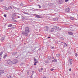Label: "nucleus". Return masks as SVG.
<instances>
[{"instance_id":"obj_44","label":"nucleus","mask_w":78,"mask_h":78,"mask_svg":"<svg viewBox=\"0 0 78 78\" xmlns=\"http://www.w3.org/2000/svg\"><path fill=\"white\" fill-rule=\"evenodd\" d=\"M51 58L52 59H54V57H51Z\"/></svg>"},{"instance_id":"obj_19","label":"nucleus","mask_w":78,"mask_h":78,"mask_svg":"<svg viewBox=\"0 0 78 78\" xmlns=\"http://www.w3.org/2000/svg\"><path fill=\"white\" fill-rule=\"evenodd\" d=\"M34 62H36L37 61V59H36V58L34 57Z\"/></svg>"},{"instance_id":"obj_25","label":"nucleus","mask_w":78,"mask_h":78,"mask_svg":"<svg viewBox=\"0 0 78 78\" xmlns=\"http://www.w3.org/2000/svg\"><path fill=\"white\" fill-rule=\"evenodd\" d=\"M51 49H55V47H53V46H51Z\"/></svg>"},{"instance_id":"obj_6","label":"nucleus","mask_w":78,"mask_h":78,"mask_svg":"<svg viewBox=\"0 0 78 78\" xmlns=\"http://www.w3.org/2000/svg\"><path fill=\"white\" fill-rule=\"evenodd\" d=\"M70 11V8L69 7H67L65 9V11L66 12H69Z\"/></svg>"},{"instance_id":"obj_8","label":"nucleus","mask_w":78,"mask_h":78,"mask_svg":"<svg viewBox=\"0 0 78 78\" xmlns=\"http://www.w3.org/2000/svg\"><path fill=\"white\" fill-rule=\"evenodd\" d=\"M17 54V52H14L12 53V56H16V55Z\"/></svg>"},{"instance_id":"obj_2","label":"nucleus","mask_w":78,"mask_h":78,"mask_svg":"<svg viewBox=\"0 0 78 78\" xmlns=\"http://www.w3.org/2000/svg\"><path fill=\"white\" fill-rule=\"evenodd\" d=\"M17 16L16 15V14L14 13L12 15V19H17Z\"/></svg>"},{"instance_id":"obj_17","label":"nucleus","mask_w":78,"mask_h":78,"mask_svg":"<svg viewBox=\"0 0 78 78\" xmlns=\"http://www.w3.org/2000/svg\"><path fill=\"white\" fill-rule=\"evenodd\" d=\"M53 28L54 29H55V30H57V29L58 28V27L56 26H54L53 27Z\"/></svg>"},{"instance_id":"obj_24","label":"nucleus","mask_w":78,"mask_h":78,"mask_svg":"<svg viewBox=\"0 0 78 78\" xmlns=\"http://www.w3.org/2000/svg\"><path fill=\"white\" fill-rule=\"evenodd\" d=\"M62 43H63V44H64V45H66V47H67V44H66V43H63V42H62Z\"/></svg>"},{"instance_id":"obj_9","label":"nucleus","mask_w":78,"mask_h":78,"mask_svg":"<svg viewBox=\"0 0 78 78\" xmlns=\"http://www.w3.org/2000/svg\"><path fill=\"white\" fill-rule=\"evenodd\" d=\"M53 20H54V21H58V18L57 17H55L53 19Z\"/></svg>"},{"instance_id":"obj_55","label":"nucleus","mask_w":78,"mask_h":78,"mask_svg":"<svg viewBox=\"0 0 78 78\" xmlns=\"http://www.w3.org/2000/svg\"><path fill=\"white\" fill-rule=\"evenodd\" d=\"M37 9V10H39V9Z\"/></svg>"},{"instance_id":"obj_34","label":"nucleus","mask_w":78,"mask_h":78,"mask_svg":"<svg viewBox=\"0 0 78 78\" xmlns=\"http://www.w3.org/2000/svg\"><path fill=\"white\" fill-rule=\"evenodd\" d=\"M76 55H75V57H76L77 56H78V54H75Z\"/></svg>"},{"instance_id":"obj_10","label":"nucleus","mask_w":78,"mask_h":78,"mask_svg":"<svg viewBox=\"0 0 78 78\" xmlns=\"http://www.w3.org/2000/svg\"><path fill=\"white\" fill-rule=\"evenodd\" d=\"M4 73H5V71L4 70H0V74H3Z\"/></svg>"},{"instance_id":"obj_18","label":"nucleus","mask_w":78,"mask_h":78,"mask_svg":"<svg viewBox=\"0 0 78 78\" xmlns=\"http://www.w3.org/2000/svg\"><path fill=\"white\" fill-rule=\"evenodd\" d=\"M72 59H70L69 62L70 63V64H72Z\"/></svg>"},{"instance_id":"obj_4","label":"nucleus","mask_w":78,"mask_h":78,"mask_svg":"<svg viewBox=\"0 0 78 78\" xmlns=\"http://www.w3.org/2000/svg\"><path fill=\"white\" fill-rule=\"evenodd\" d=\"M25 31L26 32H27L28 33H30V28L28 27H26L25 29Z\"/></svg>"},{"instance_id":"obj_7","label":"nucleus","mask_w":78,"mask_h":78,"mask_svg":"<svg viewBox=\"0 0 78 78\" xmlns=\"http://www.w3.org/2000/svg\"><path fill=\"white\" fill-rule=\"evenodd\" d=\"M44 28V31H47L49 30V27L48 26L45 27Z\"/></svg>"},{"instance_id":"obj_12","label":"nucleus","mask_w":78,"mask_h":78,"mask_svg":"<svg viewBox=\"0 0 78 78\" xmlns=\"http://www.w3.org/2000/svg\"><path fill=\"white\" fill-rule=\"evenodd\" d=\"M1 41L2 42H4L5 41V37H2V38L1 39Z\"/></svg>"},{"instance_id":"obj_49","label":"nucleus","mask_w":78,"mask_h":78,"mask_svg":"<svg viewBox=\"0 0 78 78\" xmlns=\"http://www.w3.org/2000/svg\"><path fill=\"white\" fill-rule=\"evenodd\" d=\"M62 45H63V47L64 48V47H65V45H64V44H62Z\"/></svg>"},{"instance_id":"obj_45","label":"nucleus","mask_w":78,"mask_h":78,"mask_svg":"<svg viewBox=\"0 0 78 78\" xmlns=\"http://www.w3.org/2000/svg\"><path fill=\"white\" fill-rule=\"evenodd\" d=\"M36 48L35 47L34 48V50H36Z\"/></svg>"},{"instance_id":"obj_14","label":"nucleus","mask_w":78,"mask_h":78,"mask_svg":"<svg viewBox=\"0 0 78 78\" xmlns=\"http://www.w3.org/2000/svg\"><path fill=\"white\" fill-rule=\"evenodd\" d=\"M68 34H69V35H73V33L71 31H69L68 32Z\"/></svg>"},{"instance_id":"obj_38","label":"nucleus","mask_w":78,"mask_h":78,"mask_svg":"<svg viewBox=\"0 0 78 78\" xmlns=\"http://www.w3.org/2000/svg\"><path fill=\"white\" fill-rule=\"evenodd\" d=\"M14 28V27H12L11 28V30H13Z\"/></svg>"},{"instance_id":"obj_27","label":"nucleus","mask_w":78,"mask_h":78,"mask_svg":"<svg viewBox=\"0 0 78 78\" xmlns=\"http://www.w3.org/2000/svg\"><path fill=\"white\" fill-rule=\"evenodd\" d=\"M8 8L9 9H12V7H11V6H9L8 7Z\"/></svg>"},{"instance_id":"obj_5","label":"nucleus","mask_w":78,"mask_h":78,"mask_svg":"<svg viewBox=\"0 0 78 78\" xmlns=\"http://www.w3.org/2000/svg\"><path fill=\"white\" fill-rule=\"evenodd\" d=\"M64 0H58V3L59 5L61 4H62L64 3Z\"/></svg>"},{"instance_id":"obj_1","label":"nucleus","mask_w":78,"mask_h":78,"mask_svg":"<svg viewBox=\"0 0 78 78\" xmlns=\"http://www.w3.org/2000/svg\"><path fill=\"white\" fill-rule=\"evenodd\" d=\"M24 36H28V33L25 31H23L21 33Z\"/></svg>"},{"instance_id":"obj_40","label":"nucleus","mask_w":78,"mask_h":78,"mask_svg":"<svg viewBox=\"0 0 78 78\" xmlns=\"http://www.w3.org/2000/svg\"><path fill=\"white\" fill-rule=\"evenodd\" d=\"M34 66H36V62H34Z\"/></svg>"},{"instance_id":"obj_51","label":"nucleus","mask_w":78,"mask_h":78,"mask_svg":"<svg viewBox=\"0 0 78 78\" xmlns=\"http://www.w3.org/2000/svg\"><path fill=\"white\" fill-rule=\"evenodd\" d=\"M48 38L50 39L51 38V37H48Z\"/></svg>"},{"instance_id":"obj_37","label":"nucleus","mask_w":78,"mask_h":78,"mask_svg":"<svg viewBox=\"0 0 78 78\" xmlns=\"http://www.w3.org/2000/svg\"><path fill=\"white\" fill-rule=\"evenodd\" d=\"M41 70H42L43 69H44V68L43 67H41Z\"/></svg>"},{"instance_id":"obj_30","label":"nucleus","mask_w":78,"mask_h":78,"mask_svg":"<svg viewBox=\"0 0 78 78\" xmlns=\"http://www.w3.org/2000/svg\"><path fill=\"white\" fill-rule=\"evenodd\" d=\"M3 54V52H1L0 53V56H1L2 57V55Z\"/></svg>"},{"instance_id":"obj_28","label":"nucleus","mask_w":78,"mask_h":78,"mask_svg":"<svg viewBox=\"0 0 78 78\" xmlns=\"http://www.w3.org/2000/svg\"><path fill=\"white\" fill-rule=\"evenodd\" d=\"M48 59H51V57L50 56H49L48 57Z\"/></svg>"},{"instance_id":"obj_39","label":"nucleus","mask_w":78,"mask_h":78,"mask_svg":"<svg viewBox=\"0 0 78 78\" xmlns=\"http://www.w3.org/2000/svg\"><path fill=\"white\" fill-rule=\"evenodd\" d=\"M4 16L5 17H6L7 16L6 15V14H4Z\"/></svg>"},{"instance_id":"obj_43","label":"nucleus","mask_w":78,"mask_h":78,"mask_svg":"<svg viewBox=\"0 0 78 78\" xmlns=\"http://www.w3.org/2000/svg\"><path fill=\"white\" fill-rule=\"evenodd\" d=\"M17 19H18V18H20V17L19 16H17Z\"/></svg>"},{"instance_id":"obj_56","label":"nucleus","mask_w":78,"mask_h":78,"mask_svg":"<svg viewBox=\"0 0 78 78\" xmlns=\"http://www.w3.org/2000/svg\"><path fill=\"white\" fill-rule=\"evenodd\" d=\"M71 18H72V19H73V17H72Z\"/></svg>"},{"instance_id":"obj_31","label":"nucleus","mask_w":78,"mask_h":78,"mask_svg":"<svg viewBox=\"0 0 78 78\" xmlns=\"http://www.w3.org/2000/svg\"><path fill=\"white\" fill-rule=\"evenodd\" d=\"M23 14H27L28 15V13H27V12H23Z\"/></svg>"},{"instance_id":"obj_29","label":"nucleus","mask_w":78,"mask_h":78,"mask_svg":"<svg viewBox=\"0 0 78 78\" xmlns=\"http://www.w3.org/2000/svg\"><path fill=\"white\" fill-rule=\"evenodd\" d=\"M38 70L39 71V72H41V69H38Z\"/></svg>"},{"instance_id":"obj_16","label":"nucleus","mask_w":78,"mask_h":78,"mask_svg":"<svg viewBox=\"0 0 78 78\" xmlns=\"http://www.w3.org/2000/svg\"><path fill=\"white\" fill-rule=\"evenodd\" d=\"M54 31V28H51V30H50V32H53Z\"/></svg>"},{"instance_id":"obj_21","label":"nucleus","mask_w":78,"mask_h":78,"mask_svg":"<svg viewBox=\"0 0 78 78\" xmlns=\"http://www.w3.org/2000/svg\"><path fill=\"white\" fill-rule=\"evenodd\" d=\"M12 26V24H10L8 25L7 26V27H11Z\"/></svg>"},{"instance_id":"obj_57","label":"nucleus","mask_w":78,"mask_h":78,"mask_svg":"<svg viewBox=\"0 0 78 78\" xmlns=\"http://www.w3.org/2000/svg\"><path fill=\"white\" fill-rule=\"evenodd\" d=\"M60 45H62V43L60 44Z\"/></svg>"},{"instance_id":"obj_3","label":"nucleus","mask_w":78,"mask_h":78,"mask_svg":"<svg viewBox=\"0 0 78 78\" xmlns=\"http://www.w3.org/2000/svg\"><path fill=\"white\" fill-rule=\"evenodd\" d=\"M6 64L8 66H11L12 64V62L10 60H7Z\"/></svg>"},{"instance_id":"obj_42","label":"nucleus","mask_w":78,"mask_h":78,"mask_svg":"<svg viewBox=\"0 0 78 78\" xmlns=\"http://www.w3.org/2000/svg\"><path fill=\"white\" fill-rule=\"evenodd\" d=\"M69 2V0H65V2Z\"/></svg>"},{"instance_id":"obj_15","label":"nucleus","mask_w":78,"mask_h":78,"mask_svg":"<svg viewBox=\"0 0 78 78\" xmlns=\"http://www.w3.org/2000/svg\"><path fill=\"white\" fill-rule=\"evenodd\" d=\"M52 62H57V59L56 58H55L54 60H52Z\"/></svg>"},{"instance_id":"obj_22","label":"nucleus","mask_w":78,"mask_h":78,"mask_svg":"<svg viewBox=\"0 0 78 78\" xmlns=\"http://www.w3.org/2000/svg\"><path fill=\"white\" fill-rule=\"evenodd\" d=\"M7 78H12V77L11 76H10L7 75Z\"/></svg>"},{"instance_id":"obj_54","label":"nucleus","mask_w":78,"mask_h":78,"mask_svg":"<svg viewBox=\"0 0 78 78\" xmlns=\"http://www.w3.org/2000/svg\"><path fill=\"white\" fill-rule=\"evenodd\" d=\"M18 57H19V56H17V57H16V58H18Z\"/></svg>"},{"instance_id":"obj_35","label":"nucleus","mask_w":78,"mask_h":78,"mask_svg":"<svg viewBox=\"0 0 78 78\" xmlns=\"http://www.w3.org/2000/svg\"><path fill=\"white\" fill-rule=\"evenodd\" d=\"M45 62L47 63H48V61L47 60H46V61H45Z\"/></svg>"},{"instance_id":"obj_52","label":"nucleus","mask_w":78,"mask_h":78,"mask_svg":"<svg viewBox=\"0 0 78 78\" xmlns=\"http://www.w3.org/2000/svg\"><path fill=\"white\" fill-rule=\"evenodd\" d=\"M38 62H37V61H36V63H37Z\"/></svg>"},{"instance_id":"obj_50","label":"nucleus","mask_w":78,"mask_h":78,"mask_svg":"<svg viewBox=\"0 0 78 78\" xmlns=\"http://www.w3.org/2000/svg\"><path fill=\"white\" fill-rule=\"evenodd\" d=\"M1 58L0 57V61H1Z\"/></svg>"},{"instance_id":"obj_53","label":"nucleus","mask_w":78,"mask_h":78,"mask_svg":"<svg viewBox=\"0 0 78 78\" xmlns=\"http://www.w3.org/2000/svg\"><path fill=\"white\" fill-rule=\"evenodd\" d=\"M43 78H46V77H45V76Z\"/></svg>"},{"instance_id":"obj_48","label":"nucleus","mask_w":78,"mask_h":78,"mask_svg":"<svg viewBox=\"0 0 78 78\" xmlns=\"http://www.w3.org/2000/svg\"><path fill=\"white\" fill-rule=\"evenodd\" d=\"M1 76H2V75H1V74L0 73V77H1Z\"/></svg>"},{"instance_id":"obj_46","label":"nucleus","mask_w":78,"mask_h":78,"mask_svg":"<svg viewBox=\"0 0 78 78\" xmlns=\"http://www.w3.org/2000/svg\"><path fill=\"white\" fill-rule=\"evenodd\" d=\"M71 70H72V69H71L70 68V69H69V71L70 72H71Z\"/></svg>"},{"instance_id":"obj_20","label":"nucleus","mask_w":78,"mask_h":78,"mask_svg":"<svg viewBox=\"0 0 78 78\" xmlns=\"http://www.w3.org/2000/svg\"><path fill=\"white\" fill-rule=\"evenodd\" d=\"M35 16H36V17H37V18H41L40 16H39V15H35Z\"/></svg>"},{"instance_id":"obj_13","label":"nucleus","mask_w":78,"mask_h":78,"mask_svg":"<svg viewBox=\"0 0 78 78\" xmlns=\"http://www.w3.org/2000/svg\"><path fill=\"white\" fill-rule=\"evenodd\" d=\"M7 56H8V54H7L6 53H5V54L4 55L3 57V58H4V59H5V58H6V57H7Z\"/></svg>"},{"instance_id":"obj_33","label":"nucleus","mask_w":78,"mask_h":78,"mask_svg":"<svg viewBox=\"0 0 78 78\" xmlns=\"http://www.w3.org/2000/svg\"><path fill=\"white\" fill-rule=\"evenodd\" d=\"M38 6L39 7V8H41V5H38Z\"/></svg>"},{"instance_id":"obj_41","label":"nucleus","mask_w":78,"mask_h":78,"mask_svg":"<svg viewBox=\"0 0 78 78\" xmlns=\"http://www.w3.org/2000/svg\"><path fill=\"white\" fill-rule=\"evenodd\" d=\"M20 5L21 6H23V3H21Z\"/></svg>"},{"instance_id":"obj_58","label":"nucleus","mask_w":78,"mask_h":78,"mask_svg":"<svg viewBox=\"0 0 78 78\" xmlns=\"http://www.w3.org/2000/svg\"><path fill=\"white\" fill-rule=\"evenodd\" d=\"M35 78H36V77H35Z\"/></svg>"},{"instance_id":"obj_47","label":"nucleus","mask_w":78,"mask_h":78,"mask_svg":"<svg viewBox=\"0 0 78 78\" xmlns=\"http://www.w3.org/2000/svg\"><path fill=\"white\" fill-rule=\"evenodd\" d=\"M2 1L3 0H0V2H2Z\"/></svg>"},{"instance_id":"obj_36","label":"nucleus","mask_w":78,"mask_h":78,"mask_svg":"<svg viewBox=\"0 0 78 78\" xmlns=\"http://www.w3.org/2000/svg\"><path fill=\"white\" fill-rule=\"evenodd\" d=\"M51 71H53V70H54V69L53 68L52 69H50Z\"/></svg>"},{"instance_id":"obj_26","label":"nucleus","mask_w":78,"mask_h":78,"mask_svg":"<svg viewBox=\"0 0 78 78\" xmlns=\"http://www.w3.org/2000/svg\"><path fill=\"white\" fill-rule=\"evenodd\" d=\"M59 54H56V56H57V57H59Z\"/></svg>"},{"instance_id":"obj_32","label":"nucleus","mask_w":78,"mask_h":78,"mask_svg":"<svg viewBox=\"0 0 78 78\" xmlns=\"http://www.w3.org/2000/svg\"><path fill=\"white\" fill-rule=\"evenodd\" d=\"M34 71H32V75H34Z\"/></svg>"},{"instance_id":"obj_23","label":"nucleus","mask_w":78,"mask_h":78,"mask_svg":"<svg viewBox=\"0 0 78 78\" xmlns=\"http://www.w3.org/2000/svg\"><path fill=\"white\" fill-rule=\"evenodd\" d=\"M57 30L58 31H61V28H59L58 27H57Z\"/></svg>"},{"instance_id":"obj_11","label":"nucleus","mask_w":78,"mask_h":78,"mask_svg":"<svg viewBox=\"0 0 78 78\" xmlns=\"http://www.w3.org/2000/svg\"><path fill=\"white\" fill-rule=\"evenodd\" d=\"M31 10H27V13H28V14H31Z\"/></svg>"}]
</instances>
